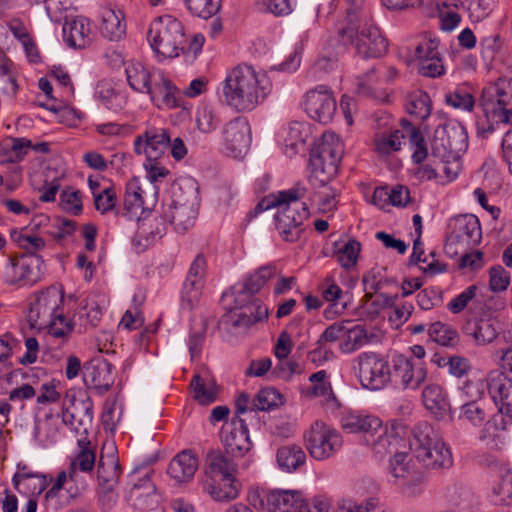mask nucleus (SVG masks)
I'll return each instance as SVG.
<instances>
[{"instance_id": "nucleus-9", "label": "nucleus", "mask_w": 512, "mask_h": 512, "mask_svg": "<svg viewBox=\"0 0 512 512\" xmlns=\"http://www.w3.org/2000/svg\"><path fill=\"white\" fill-rule=\"evenodd\" d=\"M44 273V260L32 254L9 256L0 267L3 282L19 287L33 286L42 279Z\"/></svg>"}, {"instance_id": "nucleus-46", "label": "nucleus", "mask_w": 512, "mask_h": 512, "mask_svg": "<svg viewBox=\"0 0 512 512\" xmlns=\"http://www.w3.org/2000/svg\"><path fill=\"white\" fill-rule=\"evenodd\" d=\"M194 399L201 405L213 403L217 398V387L213 380H205L194 375L191 381Z\"/></svg>"}, {"instance_id": "nucleus-17", "label": "nucleus", "mask_w": 512, "mask_h": 512, "mask_svg": "<svg viewBox=\"0 0 512 512\" xmlns=\"http://www.w3.org/2000/svg\"><path fill=\"white\" fill-rule=\"evenodd\" d=\"M391 381L402 389H418L427 378V369L424 361L413 360L403 354L392 357L390 365Z\"/></svg>"}, {"instance_id": "nucleus-2", "label": "nucleus", "mask_w": 512, "mask_h": 512, "mask_svg": "<svg viewBox=\"0 0 512 512\" xmlns=\"http://www.w3.org/2000/svg\"><path fill=\"white\" fill-rule=\"evenodd\" d=\"M306 191L305 187L297 185L270 193L255 207L256 212L277 209L274 215L275 229L283 241L296 242L303 232V222L309 215L307 205L302 201Z\"/></svg>"}, {"instance_id": "nucleus-30", "label": "nucleus", "mask_w": 512, "mask_h": 512, "mask_svg": "<svg viewBox=\"0 0 512 512\" xmlns=\"http://www.w3.org/2000/svg\"><path fill=\"white\" fill-rule=\"evenodd\" d=\"M452 237L465 246L478 245L482 239L479 219L472 214L458 217L454 223Z\"/></svg>"}, {"instance_id": "nucleus-33", "label": "nucleus", "mask_w": 512, "mask_h": 512, "mask_svg": "<svg viewBox=\"0 0 512 512\" xmlns=\"http://www.w3.org/2000/svg\"><path fill=\"white\" fill-rule=\"evenodd\" d=\"M124 13L121 10L104 8L101 12L100 30L104 37L119 41L126 34Z\"/></svg>"}, {"instance_id": "nucleus-5", "label": "nucleus", "mask_w": 512, "mask_h": 512, "mask_svg": "<svg viewBox=\"0 0 512 512\" xmlns=\"http://www.w3.org/2000/svg\"><path fill=\"white\" fill-rule=\"evenodd\" d=\"M343 154L341 138L333 132H325L311 151V177L326 185L336 176Z\"/></svg>"}, {"instance_id": "nucleus-55", "label": "nucleus", "mask_w": 512, "mask_h": 512, "mask_svg": "<svg viewBox=\"0 0 512 512\" xmlns=\"http://www.w3.org/2000/svg\"><path fill=\"white\" fill-rule=\"evenodd\" d=\"M42 329H47L50 337L58 340L59 343H63L67 341L68 336L71 334L73 325L62 312L61 315H57L55 319H51L50 322H47Z\"/></svg>"}, {"instance_id": "nucleus-21", "label": "nucleus", "mask_w": 512, "mask_h": 512, "mask_svg": "<svg viewBox=\"0 0 512 512\" xmlns=\"http://www.w3.org/2000/svg\"><path fill=\"white\" fill-rule=\"evenodd\" d=\"M302 105L311 119L322 124L331 122L337 111L336 99L332 91L324 85L307 91L303 96Z\"/></svg>"}, {"instance_id": "nucleus-6", "label": "nucleus", "mask_w": 512, "mask_h": 512, "mask_svg": "<svg viewBox=\"0 0 512 512\" xmlns=\"http://www.w3.org/2000/svg\"><path fill=\"white\" fill-rule=\"evenodd\" d=\"M184 37L182 23L170 15L154 19L147 34V40L159 60L177 57Z\"/></svg>"}, {"instance_id": "nucleus-19", "label": "nucleus", "mask_w": 512, "mask_h": 512, "mask_svg": "<svg viewBox=\"0 0 512 512\" xmlns=\"http://www.w3.org/2000/svg\"><path fill=\"white\" fill-rule=\"evenodd\" d=\"M251 129L244 117H236L226 123L221 132L223 152L235 159H242L251 145Z\"/></svg>"}, {"instance_id": "nucleus-57", "label": "nucleus", "mask_w": 512, "mask_h": 512, "mask_svg": "<svg viewBox=\"0 0 512 512\" xmlns=\"http://www.w3.org/2000/svg\"><path fill=\"white\" fill-rule=\"evenodd\" d=\"M185 4L193 15L208 19L219 11L221 0H185Z\"/></svg>"}, {"instance_id": "nucleus-36", "label": "nucleus", "mask_w": 512, "mask_h": 512, "mask_svg": "<svg viewBox=\"0 0 512 512\" xmlns=\"http://www.w3.org/2000/svg\"><path fill=\"white\" fill-rule=\"evenodd\" d=\"M370 343L367 330L359 324L349 320L346 326L343 340L339 343V349L344 354H351Z\"/></svg>"}, {"instance_id": "nucleus-45", "label": "nucleus", "mask_w": 512, "mask_h": 512, "mask_svg": "<svg viewBox=\"0 0 512 512\" xmlns=\"http://www.w3.org/2000/svg\"><path fill=\"white\" fill-rule=\"evenodd\" d=\"M404 133H406V138L412 150V160L417 164L422 163L428 156L422 133L409 121H404Z\"/></svg>"}, {"instance_id": "nucleus-50", "label": "nucleus", "mask_w": 512, "mask_h": 512, "mask_svg": "<svg viewBox=\"0 0 512 512\" xmlns=\"http://www.w3.org/2000/svg\"><path fill=\"white\" fill-rule=\"evenodd\" d=\"M310 136L308 124L303 122H291L287 128V136L285 137L286 147H290L294 153L298 152Z\"/></svg>"}, {"instance_id": "nucleus-52", "label": "nucleus", "mask_w": 512, "mask_h": 512, "mask_svg": "<svg viewBox=\"0 0 512 512\" xmlns=\"http://www.w3.org/2000/svg\"><path fill=\"white\" fill-rule=\"evenodd\" d=\"M438 55H440L439 40L431 34H426L416 44L413 59L418 65L421 64L424 59H432V57Z\"/></svg>"}, {"instance_id": "nucleus-43", "label": "nucleus", "mask_w": 512, "mask_h": 512, "mask_svg": "<svg viewBox=\"0 0 512 512\" xmlns=\"http://www.w3.org/2000/svg\"><path fill=\"white\" fill-rule=\"evenodd\" d=\"M404 121L406 120H401L400 129H396L376 138L375 149L379 155L386 156L401 149L403 139L406 138V133H404Z\"/></svg>"}, {"instance_id": "nucleus-27", "label": "nucleus", "mask_w": 512, "mask_h": 512, "mask_svg": "<svg viewBox=\"0 0 512 512\" xmlns=\"http://www.w3.org/2000/svg\"><path fill=\"white\" fill-rule=\"evenodd\" d=\"M126 494L128 500L132 501L134 505H139L140 507L150 506L155 495V486L148 472L140 475L137 471H133L126 485Z\"/></svg>"}, {"instance_id": "nucleus-49", "label": "nucleus", "mask_w": 512, "mask_h": 512, "mask_svg": "<svg viewBox=\"0 0 512 512\" xmlns=\"http://www.w3.org/2000/svg\"><path fill=\"white\" fill-rule=\"evenodd\" d=\"M309 381L311 382L310 393L312 396L319 397L325 402H330L335 399L331 383L328 380V375L325 370L313 373L309 377Z\"/></svg>"}, {"instance_id": "nucleus-18", "label": "nucleus", "mask_w": 512, "mask_h": 512, "mask_svg": "<svg viewBox=\"0 0 512 512\" xmlns=\"http://www.w3.org/2000/svg\"><path fill=\"white\" fill-rule=\"evenodd\" d=\"M67 393L62 403V422L78 434L86 433L93 420V403L90 397Z\"/></svg>"}, {"instance_id": "nucleus-41", "label": "nucleus", "mask_w": 512, "mask_h": 512, "mask_svg": "<svg viewBox=\"0 0 512 512\" xmlns=\"http://www.w3.org/2000/svg\"><path fill=\"white\" fill-rule=\"evenodd\" d=\"M12 483L20 494L28 497L40 495L47 486L46 477L42 474H35L32 477H27L23 474L13 476Z\"/></svg>"}, {"instance_id": "nucleus-11", "label": "nucleus", "mask_w": 512, "mask_h": 512, "mask_svg": "<svg viewBox=\"0 0 512 512\" xmlns=\"http://www.w3.org/2000/svg\"><path fill=\"white\" fill-rule=\"evenodd\" d=\"M468 148V134L463 125L448 121L436 127L431 139V152L440 160L460 158Z\"/></svg>"}, {"instance_id": "nucleus-16", "label": "nucleus", "mask_w": 512, "mask_h": 512, "mask_svg": "<svg viewBox=\"0 0 512 512\" xmlns=\"http://www.w3.org/2000/svg\"><path fill=\"white\" fill-rule=\"evenodd\" d=\"M157 187H150L147 182H141L137 177L130 179L125 187L123 207L130 219L140 220L151 211L156 203Z\"/></svg>"}, {"instance_id": "nucleus-15", "label": "nucleus", "mask_w": 512, "mask_h": 512, "mask_svg": "<svg viewBox=\"0 0 512 512\" xmlns=\"http://www.w3.org/2000/svg\"><path fill=\"white\" fill-rule=\"evenodd\" d=\"M64 293L50 286L34 295L30 302L28 321L32 328L42 329L47 322L63 312Z\"/></svg>"}, {"instance_id": "nucleus-51", "label": "nucleus", "mask_w": 512, "mask_h": 512, "mask_svg": "<svg viewBox=\"0 0 512 512\" xmlns=\"http://www.w3.org/2000/svg\"><path fill=\"white\" fill-rule=\"evenodd\" d=\"M406 110L410 115L420 120L426 119L431 113L428 94L422 91L412 93L408 98Z\"/></svg>"}, {"instance_id": "nucleus-24", "label": "nucleus", "mask_w": 512, "mask_h": 512, "mask_svg": "<svg viewBox=\"0 0 512 512\" xmlns=\"http://www.w3.org/2000/svg\"><path fill=\"white\" fill-rule=\"evenodd\" d=\"M222 442L225 452L241 459L250 451V441L246 418H233L222 428Z\"/></svg>"}, {"instance_id": "nucleus-28", "label": "nucleus", "mask_w": 512, "mask_h": 512, "mask_svg": "<svg viewBox=\"0 0 512 512\" xmlns=\"http://www.w3.org/2000/svg\"><path fill=\"white\" fill-rule=\"evenodd\" d=\"M65 42L73 48H85L92 42L90 21L82 16L66 19L63 26Z\"/></svg>"}, {"instance_id": "nucleus-61", "label": "nucleus", "mask_w": 512, "mask_h": 512, "mask_svg": "<svg viewBox=\"0 0 512 512\" xmlns=\"http://www.w3.org/2000/svg\"><path fill=\"white\" fill-rule=\"evenodd\" d=\"M143 167L150 187H156L155 184L164 181L170 174V171L161 164L160 160L145 159Z\"/></svg>"}, {"instance_id": "nucleus-29", "label": "nucleus", "mask_w": 512, "mask_h": 512, "mask_svg": "<svg viewBox=\"0 0 512 512\" xmlns=\"http://www.w3.org/2000/svg\"><path fill=\"white\" fill-rule=\"evenodd\" d=\"M512 100V79L499 78L496 83L485 88L481 105L484 112H494L495 107L509 105Z\"/></svg>"}, {"instance_id": "nucleus-44", "label": "nucleus", "mask_w": 512, "mask_h": 512, "mask_svg": "<svg viewBox=\"0 0 512 512\" xmlns=\"http://www.w3.org/2000/svg\"><path fill=\"white\" fill-rule=\"evenodd\" d=\"M164 233L165 226L162 221L154 219L153 223H150V225L143 223L139 226L133 243L141 246L142 248L139 251H143L157 239L161 238Z\"/></svg>"}, {"instance_id": "nucleus-60", "label": "nucleus", "mask_w": 512, "mask_h": 512, "mask_svg": "<svg viewBox=\"0 0 512 512\" xmlns=\"http://www.w3.org/2000/svg\"><path fill=\"white\" fill-rule=\"evenodd\" d=\"M505 414H501L499 411L493 415L488 421L484 422L483 429L480 431L479 438L481 440L494 439L498 436V433L506 430L510 423L506 418Z\"/></svg>"}, {"instance_id": "nucleus-58", "label": "nucleus", "mask_w": 512, "mask_h": 512, "mask_svg": "<svg viewBox=\"0 0 512 512\" xmlns=\"http://www.w3.org/2000/svg\"><path fill=\"white\" fill-rule=\"evenodd\" d=\"M386 267L375 266L363 275L362 282L364 290L368 295L377 293L384 288V281H386Z\"/></svg>"}, {"instance_id": "nucleus-40", "label": "nucleus", "mask_w": 512, "mask_h": 512, "mask_svg": "<svg viewBox=\"0 0 512 512\" xmlns=\"http://www.w3.org/2000/svg\"><path fill=\"white\" fill-rule=\"evenodd\" d=\"M361 251V243L356 239H348L342 243H335L334 255L344 269L356 266Z\"/></svg>"}, {"instance_id": "nucleus-47", "label": "nucleus", "mask_w": 512, "mask_h": 512, "mask_svg": "<svg viewBox=\"0 0 512 512\" xmlns=\"http://www.w3.org/2000/svg\"><path fill=\"white\" fill-rule=\"evenodd\" d=\"M428 335L433 342L447 347L456 345L459 340L457 331L450 325L442 322L430 324L428 327Z\"/></svg>"}, {"instance_id": "nucleus-25", "label": "nucleus", "mask_w": 512, "mask_h": 512, "mask_svg": "<svg viewBox=\"0 0 512 512\" xmlns=\"http://www.w3.org/2000/svg\"><path fill=\"white\" fill-rule=\"evenodd\" d=\"M84 382L89 388L103 395L114 384L112 364L103 358L91 360L84 367Z\"/></svg>"}, {"instance_id": "nucleus-8", "label": "nucleus", "mask_w": 512, "mask_h": 512, "mask_svg": "<svg viewBox=\"0 0 512 512\" xmlns=\"http://www.w3.org/2000/svg\"><path fill=\"white\" fill-rule=\"evenodd\" d=\"M352 371L364 389L377 391L391 381L389 361L378 352L365 351L352 360Z\"/></svg>"}, {"instance_id": "nucleus-37", "label": "nucleus", "mask_w": 512, "mask_h": 512, "mask_svg": "<svg viewBox=\"0 0 512 512\" xmlns=\"http://www.w3.org/2000/svg\"><path fill=\"white\" fill-rule=\"evenodd\" d=\"M276 461L280 470L292 473L305 464L306 454L298 445H285L278 448Z\"/></svg>"}, {"instance_id": "nucleus-48", "label": "nucleus", "mask_w": 512, "mask_h": 512, "mask_svg": "<svg viewBox=\"0 0 512 512\" xmlns=\"http://www.w3.org/2000/svg\"><path fill=\"white\" fill-rule=\"evenodd\" d=\"M95 452L87 447H81L80 451L69 466V477L72 481H77V472H90L95 466Z\"/></svg>"}, {"instance_id": "nucleus-23", "label": "nucleus", "mask_w": 512, "mask_h": 512, "mask_svg": "<svg viewBox=\"0 0 512 512\" xmlns=\"http://www.w3.org/2000/svg\"><path fill=\"white\" fill-rule=\"evenodd\" d=\"M485 386L498 411L512 419V378L494 370L487 374Z\"/></svg>"}, {"instance_id": "nucleus-39", "label": "nucleus", "mask_w": 512, "mask_h": 512, "mask_svg": "<svg viewBox=\"0 0 512 512\" xmlns=\"http://www.w3.org/2000/svg\"><path fill=\"white\" fill-rule=\"evenodd\" d=\"M204 490L211 498L218 502L232 501L239 495V490L234 479L207 480L204 484Z\"/></svg>"}, {"instance_id": "nucleus-3", "label": "nucleus", "mask_w": 512, "mask_h": 512, "mask_svg": "<svg viewBox=\"0 0 512 512\" xmlns=\"http://www.w3.org/2000/svg\"><path fill=\"white\" fill-rule=\"evenodd\" d=\"M341 426L348 433L361 434L362 442L379 458L395 451L402 441L394 424L389 427L377 416L363 412L345 413L341 418Z\"/></svg>"}, {"instance_id": "nucleus-53", "label": "nucleus", "mask_w": 512, "mask_h": 512, "mask_svg": "<svg viewBox=\"0 0 512 512\" xmlns=\"http://www.w3.org/2000/svg\"><path fill=\"white\" fill-rule=\"evenodd\" d=\"M196 125L197 128L203 133H210L214 131L220 122V117L217 111L209 105H201L196 111Z\"/></svg>"}, {"instance_id": "nucleus-35", "label": "nucleus", "mask_w": 512, "mask_h": 512, "mask_svg": "<svg viewBox=\"0 0 512 512\" xmlns=\"http://www.w3.org/2000/svg\"><path fill=\"white\" fill-rule=\"evenodd\" d=\"M34 438L44 448L54 445L59 439V420L53 414H46L44 418L35 422Z\"/></svg>"}, {"instance_id": "nucleus-62", "label": "nucleus", "mask_w": 512, "mask_h": 512, "mask_svg": "<svg viewBox=\"0 0 512 512\" xmlns=\"http://www.w3.org/2000/svg\"><path fill=\"white\" fill-rule=\"evenodd\" d=\"M446 102L448 105L464 111H471L475 104L473 96L460 88L448 93L446 95Z\"/></svg>"}, {"instance_id": "nucleus-59", "label": "nucleus", "mask_w": 512, "mask_h": 512, "mask_svg": "<svg viewBox=\"0 0 512 512\" xmlns=\"http://www.w3.org/2000/svg\"><path fill=\"white\" fill-rule=\"evenodd\" d=\"M281 403V395L274 388L261 389L253 400L254 408L260 411H268Z\"/></svg>"}, {"instance_id": "nucleus-32", "label": "nucleus", "mask_w": 512, "mask_h": 512, "mask_svg": "<svg viewBox=\"0 0 512 512\" xmlns=\"http://www.w3.org/2000/svg\"><path fill=\"white\" fill-rule=\"evenodd\" d=\"M347 4V16L345 20L339 24L338 37L347 43L353 42L354 33L359 27L360 22L366 18L361 9L364 5V0H345Z\"/></svg>"}, {"instance_id": "nucleus-14", "label": "nucleus", "mask_w": 512, "mask_h": 512, "mask_svg": "<svg viewBox=\"0 0 512 512\" xmlns=\"http://www.w3.org/2000/svg\"><path fill=\"white\" fill-rule=\"evenodd\" d=\"M305 443L311 457L322 461L331 458L341 449L343 438L335 428L316 421L305 434Z\"/></svg>"}, {"instance_id": "nucleus-22", "label": "nucleus", "mask_w": 512, "mask_h": 512, "mask_svg": "<svg viewBox=\"0 0 512 512\" xmlns=\"http://www.w3.org/2000/svg\"><path fill=\"white\" fill-rule=\"evenodd\" d=\"M171 142L167 130L157 127H148L142 134L135 137L133 147L137 155H144L146 159L160 160L168 151Z\"/></svg>"}, {"instance_id": "nucleus-4", "label": "nucleus", "mask_w": 512, "mask_h": 512, "mask_svg": "<svg viewBox=\"0 0 512 512\" xmlns=\"http://www.w3.org/2000/svg\"><path fill=\"white\" fill-rule=\"evenodd\" d=\"M125 73L131 89L149 95L158 108H173L177 105L176 87L163 71L150 69L138 61H129Z\"/></svg>"}, {"instance_id": "nucleus-12", "label": "nucleus", "mask_w": 512, "mask_h": 512, "mask_svg": "<svg viewBox=\"0 0 512 512\" xmlns=\"http://www.w3.org/2000/svg\"><path fill=\"white\" fill-rule=\"evenodd\" d=\"M302 496L299 490L273 489L266 491L259 487H250L247 501L255 510L297 512Z\"/></svg>"}, {"instance_id": "nucleus-64", "label": "nucleus", "mask_w": 512, "mask_h": 512, "mask_svg": "<svg viewBox=\"0 0 512 512\" xmlns=\"http://www.w3.org/2000/svg\"><path fill=\"white\" fill-rule=\"evenodd\" d=\"M62 209L73 215H77L82 211V200L80 192L73 189H65L60 194Z\"/></svg>"}, {"instance_id": "nucleus-34", "label": "nucleus", "mask_w": 512, "mask_h": 512, "mask_svg": "<svg viewBox=\"0 0 512 512\" xmlns=\"http://www.w3.org/2000/svg\"><path fill=\"white\" fill-rule=\"evenodd\" d=\"M423 404L437 418L450 412V403L443 388L437 384L427 385L422 392Z\"/></svg>"}, {"instance_id": "nucleus-7", "label": "nucleus", "mask_w": 512, "mask_h": 512, "mask_svg": "<svg viewBox=\"0 0 512 512\" xmlns=\"http://www.w3.org/2000/svg\"><path fill=\"white\" fill-rule=\"evenodd\" d=\"M425 430L419 427L410 440V449L419 463L427 469H448L453 465L450 448L438 437H431Z\"/></svg>"}, {"instance_id": "nucleus-10", "label": "nucleus", "mask_w": 512, "mask_h": 512, "mask_svg": "<svg viewBox=\"0 0 512 512\" xmlns=\"http://www.w3.org/2000/svg\"><path fill=\"white\" fill-rule=\"evenodd\" d=\"M197 214L195 190L185 192L180 185L174 186L171 198L163 204L162 218L177 232L183 233L194 225Z\"/></svg>"}, {"instance_id": "nucleus-56", "label": "nucleus", "mask_w": 512, "mask_h": 512, "mask_svg": "<svg viewBox=\"0 0 512 512\" xmlns=\"http://www.w3.org/2000/svg\"><path fill=\"white\" fill-rule=\"evenodd\" d=\"M458 418L474 427H480L485 422L486 413L478 401L472 400L461 406Z\"/></svg>"}, {"instance_id": "nucleus-20", "label": "nucleus", "mask_w": 512, "mask_h": 512, "mask_svg": "<svg viewBox=\"0 0 512 512\" xmlns=\"http://www.w3.org/2000/svg\"><path fill=\"white\" fill-rule=\"evenodd\" d=\"M339 41L343 45H353L356 54L363 59L381 57L388 50V42L380 29L374 25L362 26V22L354 33L353 42L345 43L341 37H339Z\"/></svg>"}, {"instance_id": "nucleus-38", "label": "nucleus", "mask_w": 512, "mask_h": 512, "mask_svg": "<svg viewBox=\"0 0 512 512\" xmlns=\"http://www.w3.org/2000/svg\"><path fill=\"white\" fill-rule=\"evenodd\" d=\"M464 333L471 337L477 345L491 343L497 336V331L490 319H474L464 326Z\"/></svg>"}, {"instance_id": "nucleus-54", "label": "nucleus", "mask_w": 512, "mask_h": 512, "mask_svg": "<svg viewBox=\"0 0 512 512\" xmlns=\"http://www.w3.org/2000/svg\"><path fill=\"white\" fill-rule=\"evenodd\" d=\"M204 283L200 280L186 277L181 291V301L184 308L190 310L199 302Z\"/></svg>"}, {"instance_id": "nucleus-1", "label": "nucleus", "mask_w": 512, "mask_h": 512, "mask_svg": "<svg viewBox=\"0 0 512 512\" xmlns=\"http://www.w3.org/2000/svg\"><path fill=\"white\" fill-rule=\"evenodd\" d=\"M272 91L268 75L248 64L229 70L221 87V99L232 110L250 112L262 104Z\"/></svg>"}, {"instance_id": "nucleus-42", "label": "nucleus", "mask_w": 512, "mask_h": 512, "mask_svg": "<svg viewBox=\"0 0 512 512\" xmlns=\"http://www.w3.org/2000/svg\"><path fill=\"white\" fill-rule=\"evenodd\" d=\"M119 475L120 468L115 456L102 454L97 466L98 485L116 486Z\"/></svg>"}, {"instance_id": "nucleus-63", "label": "nucleus", "mask_w": 512, "mask_h": 512, "mask_svg": "<svg viewBox=\"0 0 512 512\" xmlns=\"http://www.w3.org/2000/svg\"><path fill=\"white\" fill-rule=\"evenodd\" d=\"M332 503L325 495H317L307 500L302 496L297 512H330Z\"/></svg>"}, {"instance_id": "nucleus-31", "label": "nucleus", "mask_w": 512, "mask_h": 512, "mask_svg": "<svg viewBox=\"0 0 512 512\" xmlns=\"http://www.w3.org/2000/svg\"><path fill=\"white\" fill-rule=\"evenodd\" d=\"M198 469L197 457L188 450L178 453L169 463L167 473L177 483L190 481Z\"/></svg>"}, {"instance_id": "nucleus-26", "label": "nucleus", "mask_w": 512, "mask_h": 512, "mask_svg": "<svg viewBox=\"0 0 512 512\" xmlns=\"http://www.w3.org/2000/svg\"><path fill=\"white\" fill-rule=\"evenodd\" d=\"M237 460L225 451L211 450L206 454L205 473L211 480L234 479L238 470Z\"/></svg>"}, {"instance_id": "nucleus-13", "label": "nucleus", "mask_w": 512, "mask_h": 512, "mask_svg": "<svg viewBox=\"0 0 512 512\" xmlns=\"http://www.w3.org/2000/svg\"><path fill=\"white\" fill-rule=\"evenodd\" d=\"M389 476L390 481L408 496L422 493L426 481L425 475L415 468L411 456L405 452L395 453L390 459Z\"/></svg>"}]
</instances>
